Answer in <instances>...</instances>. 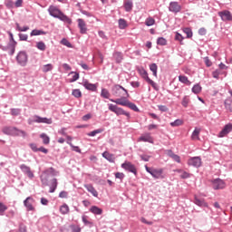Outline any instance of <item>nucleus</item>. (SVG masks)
<instances>
[{
  "instance_id": "16",
  "label": "nucleus",
  "mask_w": 232,
  "mask_h": 232,
  "mask_svg": "<svg viewBox=\"0 0 232 232\" xmlns=\"http://www.w3.org/2000/svg\"><path fill=\"white\" fill-rule=\"evenodd\" d=\"M169 10L172 12V14H179L182 10V6L179 5V2H170Z\"/></svg>"
},
{
  "instance_id": "64",
  "label": "nucleus",
  "mask_w": 232,
  "mask_h": 232,
  "mask_svg": "<svg viewBox=\"0 0 232 232\" xmlns=\"http://www.w3.org/2000/svg\"><path fill=\"white\" fill-rule=\"evenodd\" d=\"M59 198H68V192L65 190H63L59 193Z\"/></svg>"
},
{
  "instance_id": "19",
  "label": "nucleus",
  "mask_w": 232,
  "mask_h": 232,
  "mask_svg": "<svg viewBox=\"0 0 232 232\" xmlns=\"http://www.w3.org/2000/svg\"><path fill=\"white\" fill-rule=\"evenodd\" d=\"M112 57L117 64H121L124 61V54L121 52H114Z\"/></svg>"
},
{
  "instance_id": "7",
  "label": "nucleus",
  "mask_w": 232,
  "mask_h": 232,
  "mask_svg": "<svg viewBox=\"0 0 232 232\" xmlns=\"http://www.w3.org/2000/svg\"><path fill=\"white\" fill-rule=\"evenodd\" d=\"M210 183L212 184V188L216 191L218 189H226V181L220 178L211 179Z\"/></svg>"
},
{
  "instance_id": "8",
  "label": "nucleus",
  "mask_w": 232,
  "mask_h": 232,
  "mask_svg": "<svg viewBox=\"0 0 232 232\" xmlns=\"http://www.w3.org/2000/svg\"><path fill=\"white\" fill-rule=\"evenodd\" d=\"M139 73L142 77V79H144V81L148 82V84H150V86H152L154 90H157V83L150 78V76L148 75V72L145 69H140Z\"/></svg>"
},
{
  "instance_id": "58",
  "label": "nucleus",
  "mask_w": 232,
  "mask_h": 232,
  "mask_svg": "<svg viewBox=\"0 0 232 232\" xmlns=\"http://www.w3.org/2000/svg\"><path fill=\"white\" fill-rule=\"evenodd\" d=\"M40 179H41L43 186H48V177L41 176Z\"/></svg>"
},
{
  "instance_id": "31",
  "label": "nucleus",
  "mask_w": 232,
  "mask_h": 232,
  "mask_svg": "<svg viewBox=\"0 0 232 232\" xmlns=\"http://www.w3.org/2000/svg\"><path fill=\"white\" fill-rule=\"evenodd\" d=\"M90 212L92 213L93 215H102V209L97 206H92L90 208Z\"/></svg>"
},
{
  "instance_id": "26",
  "label": "nucleus",
  "mask_w": 232,
  "mask_h": 232,
  "mask_svg": "<svg viewBox=\"0 0 232 232\" xmlns=\"http://www.w3.org/2000/svg\"><path fill=\"white\" fill-rule=\"evenodd\" d=\"M102 157L103 159H106V160H108L109 162H115V155L108 151L103 152Z\"/></svg>"
},
{
  "instance_id": "20",
  "label": "nucleus",
  "mask_w": 232,
  "mask_h": 232,
  "mask_svg": "<svg viewBox=\"0 0 232 232\" xmlns=\"http://www.w3.org/2000/svg\"><path fill=\"white\" fill-rule=\"evenodd\" d=\"M194 204L199 208H208V202L204 198H199L198 197H194Z\"/></svg>"
},
{
  "instance_id": "29",
  "label": "nucleus",
  "mask_w": 232,
  "mask_h": 232,
  "mask_svg": "<svg viewBox=\"0 0 232 232\" xmlns=\"http://www.w3.org/2000/svg\"><path fill=\"white\" fill-rule=\"evenodd\" d=\"M60 213H62V215H68L70 213V207H68V204L64 203L60 207Z\"/></svg>"
},
{
  "instance_id": "38",
  "label": "nucleus",
  "mask_w": 232,
  "mask_h": 232,
  "mask_svg": "<svg viewBox=\"0 0 232 232\" xmlns=\"http://www.w3.org/2000/svg\"><path fill=\"white\" fill-rule=\"evenodd\" d=\"M200 92H202V86H200V84L197 83L192 87V93L197 95L200 93Z\"/></svg>"
},
{
  "instance_id": "60",
  "label": "nucleus",
  "mask_w": 232,
  "mask_h": 232,
  "mask_svg": "<svg viewBox=\"0 0 232 232\" xmlns=\"http://www.w3.org/2000/svg\"><path fill=\"white\" fill-rule=\"evenodd\" d=\"M29 148H31L32 151H34V153H37V151H39V148H37V144L35 143H30Z\"/></svg>"
},
{
  "instance_id": "52",
  "label": "nucleus",
  "mask_w": 232,
  "mask_h": 232,
  "mask_svg": "<svg viewBox=\"0 0 232 232\" xmlns=\"http://www.w3.org/2000/svg\"><path fill=\"white\" fill-rule=\"evenodd\" d=\"M6 209H8V207H6L3 202H0V217L5 215V211H6Z\"/></svg>"
},
{
  "instance_id": "51",
  "label": "nucleus",
  "mask_w": 232,
  "mask_h": 232,
  "mask_svg": "<svg viewBox=\"0 0 232 232\" xmlns=\"http://www.w3.org/2000/svg\"><path fill=\"white\" fill-rule=\"evenodd\" d=\"M179 178L182 179H191V174H189L188 171L183 170V172H181L179 174Z\"/></svg>"
},
{
  "instance_id": "37",
  "label": "nucleus",
  "mask_w": 232,
  "mask_h": 232,
  "mask_svg": "<svg viewBox=\"0 0 232 232\" xmlns=\"http://www.w3.org/2000/svg\"><path fill=\"white\" fill-rule=\"evenodd\" d=\"M44 73H48V72H52L53 70V65L52 63H47L42 68Z\"/></svg>"
},
{
  "instance_id": "21",
  "label": "nucleus",
  "mask_w": 232,
  "mask_h": 232,
  "mask_svg": "<svg viewBox=\"0 0 232 232\" xmlns=\"http://www.w3.org/2000/svg\"><path fill=\"white\" fill-rule=\"evenodd\" d=\"M139 140L141 142H149L150 144H153V137H151V134L146 133L139 138Z\"/></svg>"
},
{
  "instance_id": "35",
  "label": "nucleus",
  "mask_w": 232,
  "mask_h": 232,
  "mask_svg": "<svg viewBox=\"0 0 232 232\" xmlns=\"http://www.w3.org/2000/svg\"><path fill=\"white\" fill-rule=\"evenodd\" d=\"M44 173L45 175H52L53 177H55L57 175V171L55 170V169H53V167L45 169Z\"/></svg>"
},
{
  "instance_id": "17",
  "label": "nucleus",
  "mask_w": 232,
  "mask_h": 232,
  "mask_svg": "<svg viewBox=\"0 0 232 232\" xmlns=\"http://www.w3.org/2000/svg\"><path fill=\"white\" fill-rule=\"evenodd\" d=\"M82 86L84 87L85 90H89V92H97V84L91 83L88 80H83Z\"/></svg>"
},
{
  "instance_id": "22",
  "label": "nucleus",
  "mask_w": 232,
  "mask_h": 232,
  "mask_svg": "<svg viewBox=\"0 0 232 232\" xmlns=\"http://www.w3.org/2000/svg\"><path fill=\"white\" fill-rule=\"evenodd\" d=\"M85 189H87V191H89V193L92 194V197H99V192H97V189H95V188H93V185L92 184H86L84 185Z\"/></svg>"
},
{
  "instance_id": "46",
  "label": "nucleus",
  "mask_w": 232,
  "mask_h": 232,
  "mask_svg": "<svg viewBox=\"0 0 232 232\" xmlns=\"http://www.w3.org/2000/svg\"><path fill=\"white\" fill-rule=\"evenodd\" d=\"M72 95H73V97L76 99H81V97H82V92H81V90L79 89H74L72 92Z\"/></svg>"
},
{
  "instance_id": "47",
  "label": "nucleus",
  "mask_w": 232,
  "mask_h": 232,
  "mask_svg": "<svg viewBox=\"0 0 232 232\" xmlns=\"http://www.w3.org/2000/svg\"><path fill=\"white\" fill-rule=\"evenodd\" d=\"M17 46V43L14 42V44H8L9 48V55H14L15 53V47Z\"/></svg>"
},
{
  "instance_id": "39",
  "label": "nucleus",
  "mask_w": 232,
  "mask_h": 232,
  "mask_svg": "<svg viewBox=\"0 0 232 232\" xmlns=\"http://www.w3.org/2000/svg\"><path fill=\"white\" fill-rule=\"evenodd\" d=\"M198 135H200V129L196 128L191 135V139L192 140H195L197 139V140H199Z\"/></svg>"
},
{
  "instance_id": "53",
  "label": "nucleus",
  "mask_w": 232,
  "mask_h": 232,
  "mask_svg": "<svg viewBox=\"0 0 232 232\" xmlns=\"http://www.w3.org/2000/svg\"><path fill=\"white\" fill-rule=\"evenodd\" d=\"M145 24L146 26H153V24H155V19H153L152 17H149L145 20Z\"/></svg>"
},
{
  "instance_id": "41",
  "label": "nucleus",
  "mask_w": 232,
  "mask_h": 232,
  "mask_svg": "<svg viewBox=\"0 0 232 232\" xmlns=\"http://www.w3.org/2000/svg\"><path fill=\"white\" fill-rule=\"evenodd\" d=\"M36 48L41 52H44L46 50V44H44L43 41L38 42L36 43Z\"/></svg>"
},
{
  "instance_id": "59",
  "label": "nucleus",
  "mask_w": 232,
  "mask_h": 232,
  "mask_svg": "<svg viewBox=\"0 0 232 232\" xmlns=\"http://www.w3.org/2000/svg\"><path fill=\"white\" fill-rule=\"evenodd\" d=\"M140 159H141L144 162H150V159H151V156L141 154L140 155Z\"/></svg>"
},
{
  "instance_id": "1",
  "label": "nucleus",
  "mask_w": 232,
  "mask_h": 232,
  "mask_svg": "<svg viewBox=\"0 0 232 232\" xmlns=\"http://www.w3.org/2000/svg\"><path fill=\"white\" fill-rule=\"evenodd\" d=\"M48 14L51 17H54V19H59L63 21V23H66L67 24H72V18L68 17V15L64 14L61 9H59L55 5H50L48 8Z\"/></svg>"
},
{
  "instance_id": "62",
  "label": "nucleus",
  "mask_w": 232,
  "mask_h": 232,
  "mask_svg": "<svg viewBox=\"0 0 232 232\" xmlns=\"http://www.w3.org/2000/svg\"><path fill=\"white\" fill-rule=\"evenodd\" d=\"M19 41H28V34H19Z\"/></svg>"
},
{
  "instance_id": "34",
  "label": "nucleus",
  "mask_w": 232,
  "mask_h": 232,
  "mask_svg": "<svg viewBox=\"0 0 232 232\" xmlns=\"http://www.w3.org/2000/svg\"><path fill=\"white\" fill-rule=\"evenodd\" d=\"M30 35H31V37H34V35H46V32H44L43 30L34 29L31 32Z\"/></svg>"
},
{
  "instance_id": "48",
  "label": "nucleus",
  "mask_w": 232,
  "mask_h": 232,
  "mask_svg": "<svg viewBox=\"0 0 232 232\" xmlns=\"http://www.w3.org/2000/svg\"><path fill=\"white\" fill-rule=\"evenodd\" d=\"M175 41H179V44H184V36L180 34V33H176L175 34Z\"/></svg>"
},
{
  "instance_id": "4",
  "label": "nucleus",
  "mask_w": 232,
  "mask_h": 232,
  "mask_svg": "<svg viewBox=\"0 0 232 232\" xmlns=\"http://www.w3.org/2000/svg\"><path fill=\"white\" fill-rule=\"evenodd\" d=\"M4 133L5 135H13V136H19L22 135L23 137L26 136V132L24 130H19L15 127H5L3 129Z\"/></svg>"
},
{
  "instance_id": "15",
  "label": "nucleus",
  "mask_w": 232,
  "mask_h": 232,
  "mask_svg": "<svg viewBox=\"0 0 232 232\" xmlns=\"http://www.w3.org/2000/svg\"><path fill=\"white\" fill-rule=\"evenodd\" d=\"M121 168L123 169H126V171H130V173L137 175V168L135 167V165L131 164V162H125L121 164Z\"/></svg>"
},
{
  "instance_id": "54",
  "label": "nucleus",
  "mask_w": 232,
  "mask_h": 232,
  "mask_svg": "<svg viewBox=\"0 0 232 232\" xmlns=\"http://www.w3.org/2000/svg\"><path fill=\"white\" fill-rule=\"evenodd\" d=\"M11 115H13L14 117H17L18 115H21V109H15V108L11 109Z\"/></svg>"
},
{
  "instance_id": "14",
  "label": "nucleus",
  "mask_w": 232,
  "mask_h": 232,
  "mask_svg": "<svg viewBox=\"0 0 232 232\" xmlns=\"http://www.w3.org/2000/svg\"><path fill=\"white\" fill-rule=\"evenodd\" d=\"M232 132V123L226 124L218 134L220 139L229 135Z\"/></svg>"
},
{
  "instance_id": "3",
  "label": "nucleus",
  "mask_w": 232,
  "mask_h": 232,
  "mask_svg": "<svg viewBox=\"0 0 232 232\" xmlns=\"http://www.w3.org/2000/svg\"><path fill=\"white\" fill-rule=\"evenodd\" d=\"M111 102H115V104H119L120 106H126L127 108H130L133 111H140L139 107L131 102L129 101L128 98H118L116 100L111 99Z\"/></svg>"
},
{
  "instance_id": "50",
  "label": "nucleus",
  "mask_w": 232,
  "mask_h": 232,
  "mask_svg": "<svg viewBox=\"0 0 232 232\" xmlns=\"http://www.w3.org/2000/svg\"><path fill=\"white\" fill-rule=\"evenodd\" d=\"M70 229L72 232H81L82 231L81 227L79 225H74V224L70 225Z\"/></svg>"
},
{
  "instance_id": "5",
  "label": "nucleus",
  "mask_w": 232,
  "mask_h": 232,
  "mask_svg": "<svg viewBox=\"0 0 232 232\" xmlns=\"http://www.w3.org/2000/svg\"><path fill=\"white\" fill-rule=\"evenodd\" d=\"M16 62L19 66H26L28 64V53L25 51H20L16 55Z\"/></svg>"
},
{
  "instance_id": "43",
  "label": "nucleus",
  "mask_w": 232,
  "mask_h": 232,
  "mask_svg": "<svg viewBox=\"0 0 232 232\" xmlns=\"http://www.w3.org/2000/svg\"><path fill=\"white\" fill-rule=\"evenodd\" d=\"M184 34L187 35V39H191L193 37V31L189 27H186L183 29Z\"/></svg>"
},
{
  "instance_id": "23",
  "label": "nucleus",
  "mask_w": 232,
  "mask_h": 232,
  "mask_svg": "<svg viewBox=\"0 0 232 232\" xmlns=\"http://www.w3.org/2000/svg\"><path fill=\"white\" fill-rule=\"evenodd\" d=\"M125 12H131L133 10V1L125 0L123 3Z\"/></svg>"
},
{
  "instance_id": "9",
  "label": "nucleus",
  "mask_w": 232,
  "mask_h": 232,
  "mask_svg": "<svg viewBox=\"0 0 232 232\" xmlns=\"http://www.w3.org/2000/svg\"><path fill=\"white\" fill-rule=\"evenodd\" d=\"M32 122H36V124H52L53 121L52 118L41 117L39 115H34L33 117Z\"/></svg>"
},
{
  "instance_id": "55",
  "label": "nucleus",
  "mask_w": 232,
  "mask_h": 232,
  "mask_svg": "<svg viewBox=\"0 0 232 232\" xmlns=\"http://www.w3.org/2000/svg\"><path fill=\"white\" fill-rule=\"evenodd\" d=\"M61 44H63V46H67V48H72V43H70V41H68V39L63 38L61 41Z\"/></svg>"
},
{
  "instance_id": "24",
  "label": "nucleus",
  "mask_w": 232,
  "mask_h": 232,
  "mask_svg": "<svg viewBox=\"0 0 232 232\" xmlns=\"http://www.w3.org/2000/svg\"><path fill=\"white\" fill-rule=\"evenodd\" d=\"M57 186H59V182H57V179L53 178L51 180L49 193H55V189H57Z\"/></svg>"
},
{
  "instance_id": "44",
  "label": "nucleus",
  "mask_w": 232,
  "mask_h": 232,
  "mask_svg": "<svg viewBox=\"0 0 232 232\" xmlns=\"http://www.w3.org/2000/svg\"><path fill=\"white\" fill-rule=\"evenodd\" d=\"M179 82H182V84H190L191 82L188 79V76L185 75H179Z\"/></svg>"
},
{
  "instance_id": "28",
  "label": "nucleus",
  "mask_w": 232,
  "mask_h": 232,
  "mask_svg": "<svg viewBox=\"0 0 232 232\" xmlns=\"http://www.w3.org/2000/svg\"><path fill=\"white\" fill-rule=\"evenodd\" d=\"M118 24L120 30H126V28H128V22H126V20L123 18H120L118 20Z\"/></svg>"
},
{
  "instance_id": "27",
  "label": "nucleus",
  "mask_w": 232,
  "mask_h": 232,
  "mask_svg": "<svg viewBox=\"0 0 232 232\" xmlns=\"http://www.w3.org/2000/svg\"><path fill=\"white\" fill-rule=\"evenodd\" d=\"M151 177H153V179H160V177H162V173H164V170L162 169H155L150 172Z\"/></svg>"
},
{
  "instance_id": "61",
  "label": "nucleus",
  "mask_w": 232,
  "mask_h": 232,
  "mask_svg": "<svg viewBox=\"0 0 232 232\" xmlns=\"http://www.w3.org/2000/svg\"><path fill=\"white\" fill-rule=\"evenodd\" d=\"M126 175L122 172H116L115 173V179H119L120 180H123Z\"/></svg>"
},
{
  "instance_id": "10",
  "label": "nucleus",
  "mask_w": 232,
  "mask_h": 232,
  "mask_svg": "<svg viewBox=\"0 0 232 232\" xmlns=\"http://www.w3.org/2000/svg\"><path fill=\"white\" fill-rule=\"evenodd\" d=\"M34 204H35V199L32 197H27L24 200V206L26 208V211H35V207H34Z\"/></svg>"
},
{
  "instance_id": "32",
  "label": "nucleus",
  "mask_w": 232,
  "mask_h": 232,
  "mask_svg": "<svg viewBox=\"0 0 232 232\" xmlns=\"http://www.w3.org/2000/svg\"><path fill=\"white\" fill-rule=\"evenodd\" d=\"M111 93L110 91H108V89L106 88H102V92H101V97H102V99H109V101H111V99H110L111 97Z\"/></svg>"
},
{
  "instance_id": "6",
  "label": "nucleus",
  "mask_w": 232,
  "mask_h": 232,
  "mask_svg": "<svg viewBox=\"0 0 232 232\" xmlns=\"http://www.w3.org/2000/svg\"><path fill=\"white\" fill-rule=\"evenodd\" d=\"M109 110L110 111H112L116 115H125V117H128L130 119V112L124 111L122 108L118 107L117 105H113L111 103L109 104Z\"/></svg>"
},
{
  "instance_id": "45",
  "label": "nucleus",
  "mask_w": 232,
  "mask_h": 232,
  "mask_svg": "<svg viewBox=\"0 0 232 232\" xmlns=\"http://www.w3.org/2000/svg\"><path fill=\"white\" fill-rule=\"evenodd\" d=\"M157 44L160 46H166V44H168V40H166L164 37H159L157 39Z\"/></svg>"
},
{
  "instance_id": "25",
  "label": "nucleus",
  "mask_w": 232,
  "mask_h": 232,
  "mask_svg": "<svg viewBox=\"0 0 232 232\" xmlns=\"http://www.w3.org/2000/svg\"><path fill=\"white\" fill-rule=\"evenodd\" d=\"M224 106H225V109L227 110V111H229L230 113H232V100H231V98H227L224 101Z\"/></svg>"
},
{
  "instance_id": "36",
  "label": "nucleus",
  "mask_w": 232,
  "mask_h": 232,
  "mask_svg": "<svg viewBox=\"0 0 232 232\" xmlns=\"http://www.w3.org/2000/svg\"><path fill=\"white\" fill-rule=\"evenodd\" d=\"M150 72H152V75L154 77H157V72L159 70V66H157V63H151L150 65Z\"/></svg>"
},
{
  "instance_id": "13",
  "label": "nucleus",
  "mask_w": 232,
  "mask_h": 232,
  "mask_svg": "<svg viewBox=\"0 0 232 232\" xmlns=\"http://www.w3.org/2000/svg\"><path fill=\"white\" fill-rule=\"evenodd\" d=\"M188 166H193V168H200L202 166V159L200 157H192L188 160Z\"/></svg>"
},
{
  "instance_id": "30",
  "label": "nucleus",
  "mask_w": 232,
  "mask_h": 232,
  "mask_svg": "<svg viewBox=\"0 0 232 232\" xmlns=\"http://www.w3.org/2000/svg\"><path fill=\"white\" fill-rule=\"evenodd\" d=\"M82 221L84 224V226H87V227H93V223L88 220V216L86 215L82 216Z\"/></svg>"
},
{
  "instance_id": "11",
  "label": "nucleus",
  "mask_w": 232,
  "mask_h": 232,
  "mask_svg": "<svg viewBox=\"0 0 232 232\" xmlns=\"http://www.w3.org/2000/svg\"><path fill=\"white\" fill-rule=\"evenodd\" d=\"M218 15L220 16L221 21L224 23L231 22L232 21V14L229 10H223L218 13Z\"/></svg>"
},
{
  "instance_id": "18",
  "label": "nucleus",
  "mask_w": 232,
  "mask_h": 232,
  "mask_svg": "<svg viewBox=\"0 0 232 232\" xmlns=\"http://www.w3.org/2000/svg\"><path fill=\"white\" fill-rule=\"evenodd\" d=\"M78 28L80 29V34H84L88 32V27H86V22L82 18L77 19Z\"/></svg>"
},
{
  "instance_id": "33",
  "label": "nucleus",
  "mask_w": 232,
  "mask_h": 232,
  "mask_svg": "<svg viewBox=\"0 0 232 232\" xmlns=\"http://www.w3.org/2000/svg\"><path fill=\"white\" fill-rule=\"evenodd\" d=\"M40 139L43 140V144H50V136L47 135L46 133L40 134Z\"/></svg>"
},
{
  "instance_id": "63",
  "label": "nucleus",
  "mask_w": 232,
  "mask_h": 232,
  "mask_svg": "<svg viewBox=\"0 0 232 232\" xmlns=\"http://www.w3.org/2000/svg\"><path fill=\"white\" fill-rule=\"evenodd\" d=\"M158 110H160V111L166 112V111H168L169 109L168 106H166V105H158Z\"/></svg>"
},
{
  "instance_id": "2",
  "label": "nucleus",
  "mask_w": 232,
  "mask_h": 232,
  "mask_svg": "<svg viewBox=\"0 0 232 232\" xmlns=\"http://www.w3.org/2000/svg\"><path fill=\"white\" fill-rule=\"evenodd\" d=\"M111 92L113 97H118L120 99H122L124 97H126V99L130 98V93H128V90H126L121 84H114L111 87Z\"/></svg>"
},
{
  "instance_id": "49",
  "label": "nucleus",
  "mask_w": 232,
  "mask_h": 232,
  "mask_svg": "<svg viewBox=\"0 0 232 232\" xmlns=\"http://www.w3.org/2000/svg\"><path fill=\"white\" fill-rule=\"evenodd\" d=\"M189 104V96H184L181 102V105L183 108H188Z\"/></svg>"
},
{
  "instance_id": "42",
  "label": "nucleus",
  "mask_w": 232,
  "mask_h": 232,
  "mask_svg": "<svg viewBox=\"0 0 232 232\" xmlns=\"http://www.w3.org/2000/svg\"><path fill=\"white\" fill-rule=\"evenodd\" d=\"M182 124H184V121L182 120H180V119H178V120L170 122V126L172 128H177L179 126H182Z\"/></svg>"
},
{
  "instance_id": "12",
  "label": "nucleus",
  "mask_w": 232,
  "mask_h": 232,
  "mask_svg": "<svg viewBox=\"0 0 232 232\" xmlns=\"http://www.w3.org/2000/svg\"><path fill=\"white\" fill-rule=\"evenodd\" d=\"M20 169L24 175H26L28 179H34L35 176L34 175V172L32 171V169L27 166L26 164H21Z\"/></svg>"
},
{
  "instance_id": "57",
  "label": "nucleus",
  "mask_w": 232,
  "mask_h": 232,
  "mask_svg": "<svg viewBox=\"0 0 232 232\" xmlns=\"http://www.w3.org/2000/svg\"><path fill=\"white\" fill-rule=\"evenodd\" d=\"M204 63L208 68H211V66H213V63L211 62V60H209V57L208 56L204 57Z\"/></svg>"
},
{
  "instance_id": "40",
  "label": "nucleus",
  "mask_w": 232,
  "mask_h": 232,
  "mask_svg": "<svg viewBox=\"0 0 232 232\" xmlns=\"http://www.w3.org/2000/svg\"><path fill=\"white\" fill-rule=\"evenodd\" d=\"M102 131H104V129L101 128L89 132L87 135L88 137H95V135H99V133H102Z\"/></svg>"
},
{
  "instance_id": "56",
  "label": "nucleus",
  "mask_w": 232,
  "mask_h": 232,
  "mask_svg": "<svg viewBox=\"0 0 232 232\" xmlns=\"http://www.w3.org/2000/svg\"><path fill=\"white\" fill-rule=\"evenodd\" d=\"M71 74H73L72 78L71 79V82H75V81H79V72H71Z\"/></svg>"
}]
</instances>
